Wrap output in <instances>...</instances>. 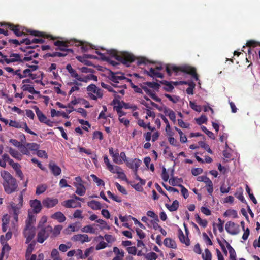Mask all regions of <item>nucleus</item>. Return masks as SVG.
<instances>
[{
  "mask_svg": "<svg viewBox=\"0 0 260 260\" xmlns=\"http://www.w3.org/2000/svg\"><path fill=\"white\" fill-rule=\"evenodd\" d=\"M107 54L110 57L115 58L117 60L120 61L127 67H129L130 63L134 62L135 60V57L132 54L126 52H118L115 49H110L107 50ZM113 66H115L118 63L113 60L107 61Z\"/></svg>",
  "mask_w": 260,
  "mask_h": 260,
  "instance_id": "f257e3e1",
  "label": "nucleus"
},
{
  "mask_svg": "<svg viewBox=\"0 0 260 260\" xmlns=\"http://www.w3.org/2000/svg\"><path fill=\"white\" fill-rule=\"evenodd\" d=\"M0 175L3 179L2 184L4 191L7 194H10L18 191L17 181L8 171L2 170Z\"/></svg>",
  "mask_w": 260,
  "mask_h": 260,
  "instance_id": "f03ea898",
  "label": "nucleus"
},
{
  "mask_svg": "<svg viewBox=\"0 0 260 260\" xmlns=\"http://www.w3.org/2000/svg\"><path fill=\"white\" fill-rule=\"evenodd\" d=\"M166 71L169 76H171L173 72L176 74L179 72H181L190 75L196 81L199 80V76L197 73L196 68L190 66L184 65L177 67L174 65L167 64L166 66Z\"/></svg>",
  "mask_w": 260,
  "mask_h": 260,
  "instance_id": "7ed1b4c3",
  "label": "nucleus"
},
{
  "mask_svg": "<svg viewBox=\"0 0 260 260\" xmlns=\"http://www.w3.org/2000/svg\"><path fill=\"white\" fill-rule=\"evenodd\" d=\"M54 46H56L55 48L56 51H60L61 53H73L74 51L72 49L68 48L69 46L74 45L79 46L81 44V42H78L75 40L70 41H60L57 40L53 42Z\"/></svg>",
  "mask_w": 260,
  "mask_h": 260,
  "instance_id": "20e7f679",
  "label": "nucleus"
},
{
  "mask_svg": "<svg viewBox=\"0 0 260 260\" xmlns=\"http://www.w3.org/2000/svg\"><path fill=\"white\" fill-rule=\"evenodd\" d=\"M86 89L88 92L89 97L92 100H96L99 98L101 99L103 96V90L95 84H91L88 85Z\"/></svg>",
  "mask_w": 260,
  "mask_h": 260,
  "instance_id": "39448f33",
  "label": "nucleus"
},
{
  "mask_svg": "<svg viewBox=\"0 0 260 260\" xmlns=\"http://www.w3.org/2000/svg\"><path fill=\"white\" fill-rule=\"evenodd\" d=\"M52 231V228L48 225L41 228L37 234V241L40 243H43L49 236Z\"/></svg>",
  "mask_w": 260,
  "mask_h": 260,
  "instance_id": "423d86ee",
  "label": "nucleus"
},
{
  "mask_svg": "<svg viewBox=\"0 0 260 260\" xmlns=\"http://www.w3.org/2000/svg\"><path fill=\"white\" fill-rule=\"evenodd\" d=\"M9 57V58L7 57L5 59H0V63L2 64L5 63L10 64L16 62L21 63V61H22L21 55L19 53H11Z\"/></svg>",
  "mask_w": 260,
  "mask_h": 260,
  "instance_id": "0eeeda50",
  "label": "nucleus"
},
{
  "mask_svg": "<svg viewBox=\"0 0 260 260\" xmlns=\"http://www.w3.org/2000/svg\"><path fill=\"white\" fill-rule=\"evenodd\" d=\"M2 27L7 26L9 29L13 31L14 34L17 37H21L25 36L26 34L22 30L21 31L19 25H14L12 23H2L1 25Z\"/></svg>",
  "mask_w": 260,
  "mask_h": 260,
  "instance_id": "6e6552de",
  "label": "nucleus"
},
{
  "mask_svg": "<svg viewBox=\"0 0 260 260\" xmlns=\"http://www.w3.org/2000/svg\"><path fill=\"white\" fill-rule=\"evenodd\" d=\"M225 228L226 232L232 235H237L240 232L239 226L232 221L227 222Z\"/></svg>",
  "mask_w": 260,
  "mask_h": 260,
  "instance_id": "1a4fd4ad",
  "label": "nucleus"
},
{
  "mask_svg": "<svg viewBox=\"0 0 260 260\" xmlns=\"http://www.w3.org/2000/svg\"><path fill=\"white\" fill-rule=\"evenodd\" d=\"M23 235L26 238V243H29L34 238L35 235V228L25 226L23 231Z\"/></svg>",
  "mask_w": 260,
  "mask_h": 260,
  "instance_id": "9d476101",
  "label": "nucleus"
},
{
  "mask_svg": "<svg viewBox=\"0 0 260 260\" xmlns=\"http://www.w3.org/2000/svg\"><path fill=\"white\" fill-rule=\"evenodd\" d=\"M126 78L123 74L120 72L114 73L110 71L109 75V79L115 83H118L121 80H125Z\"/></svg>",
  "mask_w": 260,
  "mask_h": 260,
  "instance_id": "9b49d317",
  "label": "nucleus"
},
{
  "mask_svg": "<svg viewBox=\"0 0 260 260\" xmlns=\"http://www.w3.org/2000/svg\"><path fill=\"white\" fill-rule=\"evenodd\" d=\"M58 203V200L57 198L47 197L42 201L43 206L48 209L55 206Z\"/></svg>",
  "mask_w": 260,
  "mask_h": 260,
  "instance_id": "f8f14e48",
  "label": "nucleus"
},
{
  "mask_svg": "<svg viewBox=\"0 0 260 260\" xmlns=\"http://www.w3.org/2000/svg\"><path fill=\"white\" fill-rule=\"evenodd\" d=\"M30 205L34 213L38 214L40 213L42 208V205L40 201L37 199L30 200Z\"/></svg>",
  "mask_w": 260,
  "mask_h": 260,
  "instance_id": "ddd939ff",
  "label": "nucleus"
},
{
  "mask_svg": "<svg viewBox=\"0 0 260 260\" xmlns=\"http://www.w3.org/2000/svg\"><path fill=\"white\" fill-rule=\"evenodd\" d=\"M142 164V161L137 158L128 160L126 162V166L134 171H138L139 167Z\"/></svg>",
  "mask_w": 260,
  "mask_h": 260,
  "instance_id": "4468645a",
  "label": "nucleus"
},
{
  "mask_svg": "<svg viewBox=\"0 0 260 260\" xmlns=\"http://www.w3.org/2000/svg\"><path fill=\"white\" fill-rule=\"evenodd\" d=\"M66 69L70 74L71 76L73 78H76L77 80L81 82L86 81L85 80L83 79L82 77L79 75V74L77 73L76 71L72 67L70 64H68L67 65Z\"/></svg>",
  "mask_w": 260,
  "mask_h": 260,
  "instance_id": "2eb2a0df",
  "label": "nucleus"
},
{
  "mask_svg": "<svg viewBox=\"0 0 260 260\" xmlns=\"http://www.w3.org/2000/svg\"><path fill=\"white\" fill-rule=\"evenodd\" d=\"M62 205L66 208H76L81 207V204L80 202H77L74 199H70L63 201L62 203Z\"/></svg>",
  "mask_w": 260,
  "mask_h": 260,
  "instance_id": "dca6fc26",
  "label": "nucleus"
},
{
  "mask_svg": "<svg viewBox=\"0 0 260 260\" xmlns=\"http://www.w3.org/2000/svg\"><path fill=\"white\" fill-rule=\"evenodd\" d=\"M48 167L51 173L55 176L59 175L61 173V170L60 168L52 161L49 162Z\"/></svg>",
  "mask_w": 260,
  "mask_h": 260,
  "instance_id": "f3484780",
  "label": "nucleus"
},
{
  "mask_svg": "<svg viewBox=\"0 0 260 260\" xmlns=\"http://www.w3.org/2000/svg\"><path fill=\"white\" fill-rule=\"evenodd\" d=\"M72 240L74 241H79L83 243L90 241L91 239L86 234H77L73 236Z\"/></svg>",
  "mask_w": 260,
  "mask_h": 260,
  "instance_id": "a211bd4d",
  "label": "nucleus"
},
{
  "mask_svg": "<svg viewBox=\"0 0 260 260\" xmlns=\"http://www.w3.org/2000/svg\"><path fill=\"white\" fill-rule=\"evenodd\" d=\"M109 152L110 155L113 158V161L114 162L119 165L122 164V159H120L119 154L118 152V150H117L116 152L115 153L114 152L113 148L111 147L109 148Z\"/></svg>",
  "mask_w": 260,
  "mask_h": 260,
  "instance_id": "6ab92c4d",
  "label": "nucleus"
},
{
  "mask_svg": "<svg viewBox=\"0 0 260 260\" xmlns=\"http://www.w3.org/2000/svg\"><path fill=\"white\" fill-rule=\"evenodd\" d=\"M111 172L113 174L116 173L118 175V178L122 179V180H127L125 174L122 171V169L120 167L118 166H115L114 169Z\"/></svg>",
  "mask_w": 260,
  "mask_h": 260,
  "instance_id": "aec40b11",
  "label": "nucleus"
},
{
  "mask_svg": "<svg viewBox=\"0 0 260 260\" xmlns=\"http://www.w3.org/2000/svg\"><path fill=\"white\" fill-rule=\"evenodd\" d=\"M144 72L148 76L152 78H162L164 75L162 73L155 70L154 68H151L149 71H145Z\"/></svg>",
  "mask_w": 260,
  "mask_h": 260,
  "instance_id": "412c9836",
  "label": "nucleus"
},
{
  "mask_svg": "<svg viewBox=\"0 0 260 260\" xmlns=\"http://www.w3.org/2000/svg\"><path fill=\"white\" fill-rule=\"evenodd\" d=\"M10 206L13 210L14 219L15 221L17 222L18 220V215L20 213V209L21 207H19L13 202L10 203Z\"/></svg>",
  "mask_w": 260,
  "mask_h": 260,
  "instance_id": "4be33fe9",
  "label": "nucleus"
},
{
  "mask_svg": "<svg viewBox=\"0 0 260 260\" xmlns=\"http://www.w3.org/2000/svg\"><path fill=\"white\" fill-rule=\"evenodd\" d=\"M27 32L32 36L36 37H41L43 38H50L52 40H54L55 38L53 37L51 35H46L44 32H41L38 30H30L29 29L27 30Z\"/></svg>",
  "mask_w": 260,
  "mask_h": 260,
  "instance_id": "5701e85b",
  "label": "nucleus"
},
{
  "mask_svg": "<svg viewBox=\"0 0 260 260\" xmlns=\"http://www.w3.org/2000/svg\"><path fill=\"white\" fill-rule=\"evenodd\" d=\"M32 108L35 110L39 120L41 123H44L47 119L46 116L40 110L39 108L37 106H34Z\"/></svg>",
  "mask_w": 260,
  "mask_h": 260,
  "instance_id": "b1692460",
  "label": "nucleus"
},
{
  "mask_svg": "<svg viewBox=\"0 0 260 260\" xmlns=\"http://www.w3.org/2000/svg\"><path fill=\"white\" fill-rule=\"evenodd\" d=\"M224 242L225 243L227 248L229 250L230 253V260H236V253L234 249L232 247V246L229 244L228 242H227L225 239H224Z\"/></svg>",
  "mask_w": 260,
  "mask_h": 260,
  "instance_id": "393cba45",
  "label": "nucleus"
},
{
  "mask_svg": "<svg viewBox=\"0 0 260 260\" xmlns=\"http://www.w3.org/2000/svg\"><path fill=\"white\" fill-rule=\"evenodd\" d=\"M4 69L9 73H13V75H17L19 79H21L22 78H25V76H23L22 74L21 73V70L20 69H17L16 71L11 67H5Z\"/></svg>",
  "mask_w": 260,
  "mask_h": 260,
  "instance_id": "a878e982",
  "label": "nucleus"
},
{
  "mask_svg": "<svg viewBox=\"0 0 260 260\" xmlns=\"http://www.w3.org/2000/svg\"><path fill=\"white\" fill-rule=\"evenodd\" d=\"M51 218L57 220L60 223L64 222L66 219L64 214L60 211L54 213L51 215Z\"/></svg>",
  "mask_w": 260,
  "mask_h": 260,
  "instance_id": "bb28decb",
  "label": "nucleus"
},
{
  "mask_svg": "<svg viewBox=\"0 0 260 260\" xmlns=\"http://www.w3.org/2000/svg\"><path fill=\"white\" fill-rule=\"evenodd\" d=\"M164 112L166 115L169 116L170 119L172 120L174 123H175L176 115L175 112L172 110L165 107Z\"/></svg>",
  "mask_w": 260,
  "mask_h": 260,
  "instance_id": "cd10ccee",
  "label": "nucleus"
},
{
  "mask_svg": "<svg viewBox=\"0 0 260 260\" xmlns=\"http://www.w3.org/2000/svg\"><path fill=\"white\" fill-rule=\"evenodd\" d=\"M75 186L76 188V193L80 196H83L86 192V188L83 184H75Z\"/></svg>",
  "mask_w": 260,
  "mask_h": 260,
  "instance_id": "c85d7f7f",
  "label": "nucleus"
},
{
  "mask_svg": "<svg viewBox=\"0 0 260 260\" xmlns=\"http://www.w3.org/2000/svg\"><path fill=\"white\" fill-rule=\"evenodd\" d=\"M164 244L167 247L176 249L177 245L174 240L171 238H167L164 241Z\"/></svg>",
  "mask_w": 260,
  "mask_h": 260,
  "instance_id": "c756f323",
  "label": "nucleus"
},
{
  "mask_svg": "<svg viewBox=\"0 0 260 260\" xmlns=\"http://www.w3.org/2000/svg\"><path fill=\"white\" fill-rule=\"evenodd\" d=\"M67 55V53H61L59 52L55 51V52H53L52 53H47L43 56V57L44 58H47V57H65Z\"/></svg>",
  "mask_w": 260,
  "mask_h": 260,
  "instance_id": "7c9ffc66",
  "label": "nucleus"
},
{
  "mask_svg": "<svg viewBox=\"0 0 260 260\" xmlns=\"http://www.w3.org/2000/svg\"><path fill=\"white\" fill-rule=\"evenodd\" d=\"M178 237L181 243H184L186 246H189L190 245L189 239L188 237L185 238L182 231L180 229L179 230Z\"/></svg>",
  "mask_w": 260,
  "mask_h": 260,
  "instance_id": "2f4dec72",
  "label": "nucleus"
},
{
  "mask_svg": "<svg viewBox=\"0 0 260 260\" xmlns=\"http://www.w3.org/2000/svg\"><path fill=\"white\" fill-rule=\"evenodd\" d=\"M88 206L93 210H100L102 208L101 203L97 201L92 200L87 203Z\"/></svg>",
  "mask_w": 260,
  "mask_h": 260,
  "instance_id": "473e14b6",
  "label": "nucleus"
},
{
  "mask_svg": "<svg viewBox=\"0 0 260 260\" xmlns=\"http://www.w3.org/2000/svg\"><path fill=\"white\" fill-rule=\"evenodd\" d=\"M165 206L170 211H175L179 207V202L177 200H175L173 202L172 205H170L168 204H166Z\"/></svg>",
  "mask_w": 260,
  "mask_h": 260,
  "instance_id": "72a5a7b5",
  "label": "nucleus"
},
{
  "mask_svg": "<svg viewBox=\"0 0 260 260\" xmlns=\"http://www.w3.org/2000/svg\"><path fill=\"white\" fill-rule=\"evenodd\" d=\"M9 152L10 155L18 160H21L22 159V155L19 152L12 148H10Z\"/></svg>",
  "mask_w": 260,
  "mask_h": 260,
  "instance_id": "f704fd0d",
  "label": "nucleus"
},
{
  "mask_svg": "<svg viewBox=\"0 0 260 260\" xmlns=\"http://www.w3.org/2000/svg\"><path fill=\"white\" fill-rule=\"evenodd\" d=\"M21 89L23 91H27L29 93L33 94H37L39 93V91L35 90L34 87L30 85L24 84L22 86Z\"/></svg>",
  "mask_w": 260,
  "mask_h": 260,
  "instance_id": "c9c22d12",
  "label": "nucleus"
},
{
  "mask_svg": "<svg viewBox=\"0 0 260 260\" xmlns=\"http://www.w3.org/2000/svg\"><path fill=\"white\" fill-rule=\"evenodd\" d=\"M35 216L31 214L29 211L28 218L26 220V226L28 227H34L32 224L35 222Z\"/></svg>",
  "mask_w": 260,
  "mask_h": 260,
  "instance_id": "e433bc0d",
  "label": "nucleus"
},
{
  "mask_svg": "<svg viewBox=\"0 0 260 260\" xmlns=\"http://www.w3.org/2000/svg\"><path fill=\"white\" fill-rule=\"evenodd\" d=\"M47 186L45 184L38 185L36 187V194L40 195L44 193L47 189Z\"/></svg>",
  "mask_w": 260,
  "mask_h": 260,
  "instance_id": "4c0bfd02",
  "label": "nucleus"
},
{
  "mask_svg": "<svg viewBox=\"0 0 260 260\" xmlns=\"http://www.w3.org/2000/svg\"><path fill=\"white\" fill-rule=\"evenodd\" d=\"M184 84H187L189 86L186 90V92L188 94L192 95L193 94V89L195 87V84L193 82H184Z\"/></svg>",
  "mask_w": 260,
  "mask_h": 260,
  "instance_id": "58836bf2",
  "label": "nucleus"
},
{
  "mask_svg": "<svg viewBox=\"0 0 260 260\" xmlns=\"http://www.w3.org/2000/svg\"><path fill=\"white\" fill-rule=\"evenodd\" d=\"M62 229V226L61 225H57L54 226V229H52V237H56L57 236H58L61 230Z\"/></svg>",
  "mask_w": 260,
  "mask_h": 260,
  "instance_id": "ea45409f",
  "label": "nucleus"
},
{
  "mask_svg": "<svg viewBox=\"0 0 260 260\" xmlns=\"http://www.w3.org/2000/svg\"><path fill=\"white\" fill-rule=\"evenodd\" d=\"M197 222L201 226L205 228L207 226L208 222L206 219H202L198 214L195 215Z\"/></svg>",
  "mask_w": 260,
  "mask_h": 260,
  "instance_id": "a19ab883",
  "label": "nucleus"
},
{
  "mask_svg": "<svg viewBox=\"0 0 260 260\" xmlns=\"http://www.w3.org/2000/svg\"><path fill=\"white\" fill-rule=\"evenodd\" d=\"M104 162L106 164L107 169L111 172L116 166L110 164L109 159L107 155L104 156Z\"/></svg>",
  "mask_w": 260,
  "mask_h": 260,
  "instance_id": "79ce46f5",
  "label": "nucleus"
},
{
  "mask_svg": "<svg viewBox=\"0 0 260 260\" xmlns=\"http://www.w3.org/2000/svg\"><path fill=\"white\" fill-rule=\"evenodd\" d=\"M164 95L174 104L177 103L180 100V97L175 95H171L168 93H165Z\"/></svg>",
  "mask_w": 260,
  "mask_h": 260,
  "instance_id": "37998d69",
  "label": "nucleus"
},
{
  "mask_svg": "<svg viewBox=\"0 0 260 260\" xmlns=\"http://www.w3.org/2000/svg\"><path fill=\"white\" fill-rule=\"evenodd\" d=\"M234 195L241 202H242L243 203L247 204V202L243 195L242 189L241 188H240V191H237L236 192H235Z\"/></svg>",
  "mask_w": 260,
  "mask_h": 260,
  "instance_id": "c03bdc74",
  "label": "nucleus"
},
{
  "mask_svg": "<svg viewBox=\"0 0 260 260\" xmlns=\"http://www.w3.org/2000/svg\"><path fill=\"white\" fill-rule=\"evenodd\" d=\"M202 257L203 260H212V254L208 248L205 249V253H202Z\"/></svg>",
  "mask_w": 260,
  "mask_h": 260,
  "instance_id": "a18cd8bd",
  "label": "nucleus"
},
{
  "mask_svg": "<svg viewBox=\"0 0 260 260\" xmlns=\"http://www.w3.org/2000/svg\"><path fill=\"white\" fill-rule=\"evenodd\" d=\"M122 103L123 108H124L125 109H131L133 111L136 110L138 109V107L135 105L131 104L130 103H125L123 101H122Z\"/></svg>",
  "mask_w": 260,
  "mask_h": 260,
  "instance_id": "49530a36",
  "label": "nucleus"
},
{
  "mask_svg": "<svg viewBox=\"0 0 260 260\" xmlns=\"http://www.w3.org/2000/svg\"><path fill=\"white\" fill-rule=\"evenodd\" d=\"M91 177L92 178L94 182H95L98 186L103 185L104 186V182L101 179L99 178L95 175H91Z\"/></svg>",
  "mask_w": 260,
  "mask_h": 260,
  "instance_id": "de8ad7c7",
  "label": "nucleus"
},
{
  "mask_svg": "<svg viewBox=\"0 0 260 260\" xmlns=\"http://www.w3.org/2000/svg\"><path fill=\"white\" fill-rule=\"evenodd\" d=\"M112 103L114 105L117 104V105H115L113 107L114 109L116 111L120 110L123 108L122 101L120 102V101L117 100H113Z\"/></svg>",
  "mask_w": 260,
  "mask_h": 260,
  "instance_id": "09e8293b",
  "label": "nucleus"
},
{
  "mask_svg": "<svg viewBox=\"0 0 260 260\" xmlns=\"http://www.w3.org/2000/svg\"><path fill=\"white\" fill-rule=\"evenodd\" d=\"M145 257L147 260H156L158 258V255L155 252H151L147 253Z\"/></svg>",
  "mask_w": 260,
  "mask_h": 260,
  "instance_id": "8fccbe9b",
  "label": "nucleus"
},
{
  "mask_svg": "<svg viewBox=\"0 0 260 260\" xmlns=\"http://www.w3.org/2000/svg\"><path fill=\"white\" fill-rule=\"evenodd\" d=\"M73 84H76V86H73L70 90L69 91V94L70 95H71L73 92L75 91H78L79 90V86H81L82 85L81 83H79L77 81H75Z\"/></svg>",
  "mask_w": 260,
  "mask_h": 260,
  "instance_id": "3c124183",
  "label": "nucleus"
},
{
  "mask_svg": "<svg viewBox=\"0 0 260 260\" xmlns=\"http://www.w3.org/2000/svg\"><path fill=\"white\" fill-rule=\"evenodd\" d=\"M81 231L83 232L90 233L91 234L95 233V229L91 225L85 226L82 229Z\"/></svg>",
  "mask_w": 260,
  "mask_h": 260,
  "instance_id": "603ef678",
  "label": "nucleus"
},
{
  "mask_svg": "<svg viewBox=\"0 0 260 260\" xmlns=\"http://www.w3.org/2000/svg\"><path fill=\"white\" fill-rule=\"evenodd\" d=\"M201 129H202V131H203V132H204V133H205L207 135H208V136L210 138H211V139H213V140L215 139V136H214V134H213L212 132H211V131H209V130L206 128V127H205V126H202L201 127Z\"/></svg>",
  "mask_w": 260,
  "mask_h": 260,
  "instance_id": "864d4df0",
  "label": "nucleus"
},
{
  "mask_svg": "<svg viewBox=\"0 0 260 260\" xmlns=\"http://www.w3.org/2000/svg\"><path fill=\"white\" fill-rule=\"evenodd\" d=\"M83 78L84 80H85L86 81H83V82H87L89 80H93L94 81H98V77L96 76L93 75V74H89L87 76L83 77Z\"/></svg>",
  "mask_w": 260,
  "mask_h": 260,
  "instance_id": "5fc2aeb1",
  "label": "nucleus"
},
{
  "mask_svg": "<svg viewBox=\"0 0 260 260\" xmlns=\"http://www.w3.org/2000/svg\"><path fill=\"white\" fill-rule=\"evenodd\" d=\"M200 145L202 148L205 149L208 153H209L210 154H213V151L211 149L210 146H209V145L208 144L204 142L201 141L200 142Z\"/></svg>",
  "mask_w": 260,
  "mask_h": 260,
  "instance_id": "6e6d98bb",
  "label": "nucleus"
},
{
  "mask_svg": "<svg viewBox=\"0 0 260 260\" xmlns=\"http://www.w3.org/2000/svg\"><path fill=\"white\" fill-rule=\"evenodd\" d=\"M145 84L148 87L155 89H159L160 87L159 84L155 82H147Z\"/></svg>",
  "mask_w": 260,
  "mask_h": 260,
  "instance_id": "4d7b16f0",
  "label": "nucleus"
},
{
  "mask_svg": "<svg viewBox=\"0 0 260 260\" xmlns=\"http://www.w3.org/2000/svg\"><path fill=\"white\" fill-rule=\"evenodd\" d=\"M26 146L30 150H37L39 148V145L36 143H27Z\"/></svg>",
  "mask_w": 260,
  "mask_h": 260,
  "instance_id": "13d9d810",
  "label": "nucleus"
},
{
  "mask_svg": "<svg viewBox=\"0 0 260 260\" xmlns=\"http://www.w3.org/2000/svg\"><path fill=\"white\" fill-rule=\"evenodd\" d=\"M207 118L205 115H202L200 117L196 119V121L199 125L206 123L207 122Z\"/></svg>",
  "mask_w": 260,
  "mask_h": 260,
  "instance_id": "bf43d9fd",
  "label": "nucleus"
},
{
  "mask_svg": "<svg viewBox=\"0 0 260 260\" xmlns=\"http://www.w3.org/2000/svg\"><path fill=\"white\" fill-rule=\"evenodd\" d=\"M189 106L194 111L197 112H201V107L199 105H197L194 102L192 101L189 102Z\"/></svg>",
  "mask_w": 260,
  "mask_h": 260,
  "instance_id": "052dcab7",
  "label": "nucleus"
},
{
  "mask_svg": "<svg viewBox=\"0 0 260 260\" xmlns=\"http://www.w3.org/2000/svg\"><path fill=\"white\" fill-rule=\"evenodd\" d=\"M178 186L181 188V192L183 197L185 199H187L189 196L188 190L181 184Z\"/></svg>",
  "mask_w": 260,
  "mask_h": 260,
  "instance_id": "680f3d73",
  "label": "nucleus"
},
{
  "mask_svg": "<svg viewBox=\"0 0 260 260\" xmlns=\"http://www.w3.org/2000/svg\"><path fill=\"white\" fill-rule=\"evenodd\" d=\"M93 139H99L100 140L103 139V133L98 131H94L93 133Z\"/></svg>",
  "mask_w": 260,
  "mask_h": 260,
  "instance_id": "e2e57ef3",
  "label": "nucleus"
},
{
  "mask_svg": "<svg viewBox=\"0 0 260 260\" xmlns=\"http://www.w3.org/2000/svg\"><path fill=\"white\" fill-rule=\"evenodd\" d=\"M206 187L208 192L211 194L213 191V184L212 181H208V183L206 185Z\"/></svg>",
  "mask_w": 260,
  "mask_h": 260,
  "instance_id": "0e129e2a",
  "label": "nucleus"
},
{
  "mask_svg": "<svg viewBox=\"0 0 260 260\" xmlns=\"http://www.w3.org/2000/svg\"><path fill=\"white\" fill-rule=\"evenodd\" d=\"M115 185L119 192L122 193L123 194H127V191L125 190V189L123 186H122L119 183H118V182H115Z\"/></svg>",
  "mask_w": 260,
  "mask_h": 260,
  "instance_id": "69168bd1",
  "label": "nucleus"
},
{
  "mask_svg": "<svg viewBox=\"0 0 260 260\" xmlns=\"http://www.w3.org/2000/svg\"><path fill=\"white\" fill-rule=\"evenodd\" d=\"M203 238L207 245H212L213 243L211 240L206 233H203Z\"/></svg>",
  "mask_w": 260,
  "mask_h": 260,
  "instance_id": "338daca9",
  "label": "nucleus"
},
{
  "mask_svg": "<svg viewBox=\"0 0 260 260\" xmlns=\"http://www.w3.org/2000/svg\"><path fill=\"white\" fill-rule=\"evenodd\" d=\"M159 218H158L157 219H153L151 221V224L153 225V228L154 230H159L160 228H161V226H160L158 222H159Z\"/></svg>",
  "mask_w": 260,
  "mask_h": 260,
  "instance_id": "774afa93",
  "label": "nucleus"
}]
</instances>
